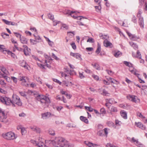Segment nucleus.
Segmentation results:
<instances>
[{
    "label": "nucleus",
    "instance_id": "c756f323",
    "mask_svg": "<svg viewBox=\"0 0 147 147\" xmlns=\"http://www.w3.org/2000/svg\"><path fill=\"white\" fill-rule=\"evenodd\" d=\"M100 37L103 40H105L109 38V36L107 35H103L102 34H99Z\"/></svg>",
    "mask_w": 147,
    "mask_h": 147
},
{
    "label": "nucleus",
    "instance_id": "b1692460",
    "mask_svg": "<svg viewBox=\"0 0 147 147\" xmlns=\"http://www.w3.org/2000/svg\"><path fill=\"white\" fill-rule=\"evenodd\" d=\"M2 21L5 24L7 25H14L15 23L14 22L8 21L5 19H2Z\"/></svg>",
    "mask_w": 147,
    "mask_h": 147
},
{
    "label": "nucleus",
    "instance_id": "bf43d9fd",
    "mask_svg": "<svg viewBox=\"0 0 147 147\" xmlns=\"http://www.w3.org/2000/svg\"><path fill=\"white\" fill-rule=\"evenodd\" d=\"M101 94L105 96H108L109 94L107 91L104 89L103 90L102 93Z\"/></svg>",
    "mask_w": 147,
    "mask_h": 147
},
{
    "label": "nucleus",
    "instance_id": "4be33fe9",
    "mask_svg": "<svg viewBox=\"0 0 147 147\" xmlns=\"http://www.w3.org/2000/svg\"><path fill=\"white\" fill-rule=\"evenodd\" d=\"M126 33L130 39L133 40H136V37L135 35L132 34L130 32L128 31H127Z\"/></svg>",
    "mask_w": 147,
    "mask_h": 147
},
{
    "label": "nucleus",
    "instance_id": "e2e57ef3",
    "mask_svg": "<svg viewBox=\"0 0 147 147\" xmlns=\"http://www.w3.org/2000/svg\"><path fill=\"white\" fill-rule=\"evenodd\" d=\"M0 84L2 85H6V83L4 82V80L0 79Z\"/></svg>",
    "mask_w": 147,
    "mask_h": 147
},
{
    "label": "nucleus",
    "instance_id": "4468645a",
    "mask_svg": "<svg viewBox=\"0 0 147 147\" xmlns=\"http://www.w3.org/2000/svg\"><path fill=\"white\" fill-rule=\"evenodd\" d=\"M104 45L105 47H107L112 48L113 47V44L109 41L106 40H104Z\"/></svg>",
    "mask_w": 147,
    "mask_h": 147
},
{
    "label": "nucleus",
    "instance_id": "6e6552de",
    "mask_svg": "<svg viewBox=\"0 0 147 147\" xmlns=\"http://www.w3.org/2000/svg\"><path fill=\"white\" fill-rule=\"evenodd\" d=\"M129 70L132 74H134L137 77L139 76L140 75L139 74V71L133 67L129 68Z\"/></svg>",
    "mask_w": 147,
    "mask_h": 147
},
{
    "label": "nucleus",
    "instance_id": "0eeeda50",
    "mask_svg": "<svg viewBox=\"0 0 147 147\" xmlns=\"http://www.w3.org/2000/svg\"><path fill=\"white\" fill-rule=\"evenodd\" d=\"M136 97L135 96L131 95H128L127 97V98L129 100L133 102L137 103L139 101V100L136 98Z\"/></svg>",
    "mask_w": 147,
    "mask_h": 147
},
{
    "label": "nucleus",
    "instance_id": "a18cd8bd",
    "mask_svg": "<svg viewBox=\"0 0 147 147\" xmlns=\"http://www.w3.org/2000/svg\"><path fill=\"white\" fill-rule=\"evenodd\" d=\"M49 133L50 135L54 136L55 135L54 131L51 129H50L49 130Z\"/></svg>",
    "mask_w": 147,
    "mask_h": 147
},
{
    "label": "nucleus",
    "instance_id": "5701e85b",
    "mask_svg": "<svg viewBox=\"0 0 147 147\" xmlns=\"http://www.w3.org/2000/svg\"><path fill=\"white\" fill-rule=\"evenodd\" d=\"M138 23L141 27L144 28V19L142 17H140L139 18Z\"/></svg>",
    "mask_w": 147,
    "mask_h": 147
},
{
    "label": "nucleus",
    "instance_id": "dca6fc26",
    "mask_svg": "<svg viewBox=\"0 0 147 147\" xmlns=\"http://www.w3.org/2000/svg\"><path fill=\"white\" fill-rule=\"evenodd\" d=\"M20 64L21 66L24 67L25 69H28L29 66L25 61H20Z\"/></svg>",
    "mask_w": 147,
    "mask_h": 147
},
{
    "label": "nucleus",
    "instance_id": "c9c22d12",
    "mask_svg": "<svg viewBox=\"0 0 147 147\" xmlns=\"http://www.w3.org/2000/svg\"><path fill=\"white\" fill-rule=\"evenodd\" d=\"M124 63L127 66H128L129 68L133 67V65L129 62L125 61Z\"/></svg>",
    "mask_w": 147,
    "mask_h": 147
},
{
    "label": "nucleus",
    "instance_id": "412c9836",
    "mask_svg": "<svg viewBox=\"0 0 147 147\" xmlns=\"http://www.w3.org/2000/svg\"><path fill=\"white\" fill-rule=\"evenodd\" d=\"M136 124L137 127H139L143 130H145L146 129L145 126L143 125L142 124L141 122H136Z\"/></svg>",
    "mask_w": 147,
    "mask_h": 147
},
{
    "label": "nucleus",
    "instance_id": "9d476101",
    "mask_svg": "<svg viewBox=\"0 0 147 147\" xmlns=\"http://www.w3.org/2000/svg\"><path fill=\"white\" fill-rule=\"evenodd\" d=\"M44 65H42L41 64H40L39 63H37L38 65L40 67L44 68V66H47V67L49 68H50L51 67L50 66V63L47 60H45V63H44Z\"/></svg>",
    "mask_w": 147,
    "mask_h": 147
},
{
    "label": "nucleus",
    "instance_id": "473e14b6",
    "mask_svg": "<svg viewBox=\"0 0 147 147\" xmlns=\"http://www.w3.org/2000/svg\"><path fill=\"white\" fill-rule=\"evenodd\" d=\"M80 119L82 121H83L86 123H88V119L86 117L83 116H81L80 117Z\"/></svg>",
    "mask_w": 147,
    "mask_h": 147
},
{
    "label": "nucleus",
    "instance_id": "37998d69",
    "mask_svg": "<svg viewBox=\"0 0 147 147\" xmlns=\"http://www.w3.org/2000/svg\"><path fill=\"white\" fill-rule=\"evenodd\" d=\"M106 147H118V146H115L110 143H108L106 145Z\"/></svg>",
    "mask_w": 147,
    "mask_h": 147
},
{
    "label": "nucleus",
    "instance_id": "c85d7f7f",
    "mask_svg": "<svg viewBox=\"0 0 147 147\" xmlns=\"http://www.w3.org/2000/svg\"><path fill=\"white\" fill-rule=\"evenodd\" d=\"M0 51L3 52L4 53L7 52L5 46L3 45H0Z\"/></svg>",
    "mask_w": 147,
    "mask_h": 147
},
{
    "label": "nucleus",
    "instance_id": "aec40b11",
    "mask_svg": "<svg viewBox=\"0 0 147 147\" xmlns=\"http://www.w3.org/2000/svg\"><path fill=\"white\" fill-rule=\"evenodd\" d=\"M107 80L109 81L111 83H113L116 84H119V82L117 81L114 79L109 78H107Z\"/></svg>",
    "mask_w": 147,
    "mask_h": 147
},
{
    "label": "nucleus",
    "instance_id": "5fc2aeb1",
    "mask_svg": "<svg viewBox=\"0 0 147 147\" xmlns=\"http://www.w3.org/2000/svg\"><path fill=\"white\" fill-rule=\"evenodd\" d=\"M92 77L93 78L94 80H96V81L98 80H99V77L97 75L93 74L92 75Z\"/></svg>",
    "mask_w": 147,
    "mask_h": 147
},
{
    "label": "nucleus",
    "instance_id": "680f3d73",
    "mask_svg": "<svg viewBox=\"0 0 147 147\" xmlns=\"http://www.w3.org/2000/svg\"><path fill=\"white\" fill-rule=\"evenodd\" d=\"M52 56L53 58L55 59L56 60L58 61L59 60V59L58 57H57L54 53L52 54Z\"/></svg>",
    "mask_w": 147,
    "mask_h": 147
},
{
    "label": "nucleus",
    "instance_id": "49530a36",
    "mask_svg": "<svg viewBox=\"0 0 147 147\" xmlns=\"http://www.w3.org/2000/svg\"><path fill=\"white\" fill-rule=\"evenodd\" d=\"M98 6H95V8L96 9V11H100L101 8V6L100 4H98Z\"/></svg>",
    "mask_w": 147,
    "mask_h": 147
},
{
    "label": "nucleus",
    "instance_id": "393cba45",
    "mask_svg": "<svg viewBox=\"0 0 147 147\" xmlns=\"http://www.w3.org/2000/svg\"><path fill=\"white\" fill-rule=\"evenodd\" d=\"M62 84H63V85H65L67 87H69V86H72L73 85L71 82H67L66 81H63Z\"/></svg>",
    "mask_w": 147,
    "mask_h": 147
},
{
    "label": "nucleus",
    "instance_id": "f8f14e48",
    "mask_svg": "<svg viewBox=\"0 0 147 147\" xmlns=\"http://www.w3.org/2000/svg\"><path fill=\"white\" fill-rule=\"evenodd\" d=\"M84 143L89 147H101L99 145L93 143L88 141H85Z\"/></svg>",
    "mask_w": 147,
    "mask_h": 147
},
{
    "label": "nucleus",
    "instance_id": "603ef678",
    "mask_svg": "<svg viewBox=\"0 0 147 147\" xmlns=\"http://www.w3.org/2000/svg\"><path fill=\"white\" fill-rule=\"evenodd\" d=\"M13 33L14 34H15V36L17 38H19L20 39V38H21L22 35L16 32H13Z\"/></svg>",
    "mask_w": 147,
    "mask_h": 147
},
{
    "label": "nucleus",
    "instance_id": "774afa93",
    "mask_svg": "<svg viewBox=\"0 0 147 147\" xmlns=\"http://www.w3.org/2000/svg\"><path fill=\"white\" fill-rule=\"evenodd\" d=\"M30 30L34 32L35 34L37 33V31L36 29L35 28H30Z\"/></svg>",
    "mask_w": 147,
    "mask_h": 147
},
{
    "label": "nucleus",
    "instance_id": "13d9d810",
    "mask_svg": "<svg viewBox=\"0 0 147 147\" xmlns=\"http://www.w3.org/2000/svg\"><path fill=\"white\" fill-rule=\"evenodd\" d=\"M107 125L109 127L113 126L114 123L111 121H108L107 122Z\"/></svg>",
    "mask_w": 147,
    "mask_h": 147
},
{
    "label": "nucleus",
    "instance_id": "7c9ffc66",
    "mask_svg": "<svg viewBox=\"0 0 147 147\" xmlns=\"http://www.w3.org/2000/svg\"><path fill=\"white\" fill-rule=\"evenodd\" d=\"M92 65L93 67L97 70H100V67L99 65L97 63H95L94 64H92Z\"/></svg>",
    "mask_w": 147,
    "mask_h": 147
},
{
    "label": "nucleus",
    "instance_id": "69168bd1",
    "mask_svg": "<svg viewBox=\"0 0 147 147\" xmlns=\"http://www.w3.org/2000/svg\"><path fill=\"white\" fill-rule=\"evenodd\" d=\"M115 123L117 125H121L122 124V123L120 121H119L118 120H115Z\"/></svg>",
    "mask_w": 147,
    "mask_h": 147
},
{
    "label": "nucleus",
    "instance_id": "f3484780",
    "mask_svg": "<svg viewBox=\"0 0 147 147\" xmlns=\"http://www.w3.org/2000/svg\"><path fill=\"white\" fill-rule=\"evenodd\" d=\"M23 47L24 48L23 51L24 54L26 56L29 55L30 52V49H28V47L26 45H24Z\"/></svg>",
    "mask_w": 147,
    "mask_h": 147
},
{
    "label": "nucleus",
    "instance_id": "de8ad7c7",
    "mask_svg": "<svg viewBox=\"0 0 147 147\" xmlns=\"http://www.w3.org/2000/svg\"><path fill=\"white\" fill-rule=\"evenodd\" d=\"M21 133L22 135L25 134L26 133V129L24 127L21 128Z\"/></svg>",
    "mask_w": 147,
    "mask_h": 147
},
{
    "label": "nucleus",
    "instance_id": "79ce46f5",
    "mask_svg": "<svg viewBox=\"0 0 147 147\" xmlns=\"http://www.w3.org/2000/svg\"><path fill=\"white\" fill-rule=\"evenodd\" d=\"M110 111L111 113L112 112H116L117 111V109L116 107L112 106L111 107Z\"/></svg>",
    "mask_w": 147,
    "mask_h": 147
},
{
    "label": "nucleus",
    "instance_id": "cd10ccee",
    "mask_svg": "<svg viewBox=\"0 0 147 147\" xmlns=\"http://www.w3.org/2000/svg\"><path fill=\"white\" fill-rule=\"evenodd\" d=\"M121 116L124 119H127V113L123 111H121L120 112Z\"/></svg>",
    "mask_w": 147,
    "mask_h": 147
},
{
    "label": "nucleus",
    "instance_id": "c03bdc74",
    "mask_svg": "<svg viewBox=\"0 0 147 147\" xmlns=\"http://www.w3.org/2000/svg\"><path fill=\"white\" fill-rule=\"evenodd\" d=\"M7 76V75L4 76L3 75L1 78H3L4 79H5L7 81L9 82L10 80V78Z\"/></svg>",
    "mask_w": 147,
    "mask_h": 147
},
{
    "label": "nucleus",
    "instance_id": "3c124183",
    "mask_svg": "<svg viewBox=\"0 0 147 147\" xmlns=\"http://www.w3.org/2000/svg\"><path fill=\"white\" fill-rule=\"evenodd\" d=\"M30 42L31 44L33 45L36 44L37 43V40L32 39L30 40Z\"/></svg>",
    "mask_w": 147,
    "mask_h": 147
},
{
    "label": "nucleus",
    "instance_id": "ddd939ff",
    "mask_svg": "<svg viewBox=\"0 0 147 147\" xmlns=\"http://www.w3.org/2000/svg\"><path fill=\"white\" fill-rule=\"evenodd\" d=\"M132 55L134 57L137 58L139 59H141L142 58L141 55L139 51L138 50L137 51L136 53H135L134 52H132Z\"/></svg>",
    "mask_w": 147,
    "mask_h": 147
},
{
    "label": "nucleus",
    "instance_id": "8fccbe9b",
    "mask_svg": "<svg viewBox=\"0 0 147 147\" xmlns=\"http://www.w3.org/2000/svg\"><path fill=\"white\" fill-rule=\"evenodd\" d=\"M100 114H105L106 113V111L105 110V109L104 108H102L100 109Z\"/></svg>",
    "mask_w": 147,
    "mask_h": 147
},
{
    "label": "nucleus",
    "instance_id": "ea45409f",
    "mask_svg": "<svg viewBox=\"0 0 147 147\" xmlns=\"http://www.w3.org/2000/svg\"><path fill=\"white\" fill-rule=\"evenodd\" d=\"M1 35L4 39L7 38H8L9 36V34L5 33H1Z\"/></svg>",
    "mask_w": 147,
    "mask_h": 147
},
{
    "label": "nucleus",
    "instance_id": "39448f33",
    "mask_svg": "<svg viewBox=\"0 0 147 147\" xmlns=\"http://www.w3.org/2000/svg\"><path fill=\"white\" fill-rule=\"evenodd\" d=\"M0 100L3 104L7 105H10L12 104V100L9 97L5 96H2L0 98Z\"/></svg>",
    "mask_w": 147,
    "mask_h": 147
},
{
    "label": "nucleus",
    "instance_id": "864d4df0",
    "mask_svg": "<svg viewBox=\"0 0 147 147\" xmlns=\"http://www.w3.org/2000/svg\"><path fill=\"white\" fill-rule=\"evenodd\" d=\"M100 51H101L100 46V45L98 44V46L97 48L96 51V53L98 54L100 52Z\"/></svg>",
    "mask_w": 147,
    "mask_h": 147
},
{
    "label": "nucleus",
    "instance_id": "423d86ee",
    "mask_svg": "<svg viewBox=\"0 0 147 147\" xmlns=\"http://www.w3.org/2000/svg\"><path fill=\"white\" fill-rule=\"evenodd\" d=\"M128 140L132 143H134L137 146L139 147H144V145L140 142L138 139H136L134 137L127 138Z\"/></svg>",
    "mask_w": 147,
    "mask_h": 147
},
{
    "label": "nucleus",
    "instance_id": "a211bd4d",
    "mask_svg": "<svg viewBox=\"0 0 147 147\" xmlns=\"http://www.w3.org/2000/svg\"><path fill=\"white\" fill-rule=\"evenodd\" d=\"M137 115L141 119H142L145 123H147V119H145V117L143 116L141 113L137 112Z\"/></svg>",
    "mask_w": 147,
    "mask_h": 147
},
{
    "label": "nucleus",
    "instance_id": "9b49d317",
    "mask_svg": "<svg viewBox=\"0 0 147 147\" xmlns=\"http://www.w3.org/2000/svg\"><path fill=\"white\" fill-rule=\"evenodd\" d=\"M28 80V79L27 77L23 76L21 77L20 78V81H22L21 84L23 86H26L28 85L27 84V82Z\"/></svg>",
    "mask_w": 147,
    "mask_h": 147
},
{
    "label": "nucleus",
    "instance_id": "58836bf2",
    "mask_svg": "<svg viewBox=\"0 0 147 147\" xmlns=\"http://www.w3.org/2000/svg\"><path fill=\"white\" fill-rule=\"evenodd\" d=\"M122 55V53L120 51H118L116 52L114 54V56L116 57H120Z\"/></svg>",
    "mask_w": 147,
    "mask_h": 147
},
{
    "label": "nucleus",
    "instance_id": "e433bc0d",
    "mask_svg": "<svg viewBox=\"0 0 147 147\" xmlns=\"http://www.w3.org/2000/svg\"><path fill=\"white\" fill-rule=\"evenodd\" d=\"M106 100L107 102H109L111 104H113L116 103V102L114 101V99L113 98L107 99Z\"/></svg>",
    "mask_w": 147,
    "mask_h": 147
},
{
    "label": "nucleus",
    "instance_id": "052dcab7",
    "mask_svg": "<svg viewBox=\"0 0 147 147\" xmlns=\"http://www.w3.org/2000/svg\"><path fill=\"white\" fill-rule=\"evenodd\" d=\"M34 37H35V40H37V42H40L41 41V39L40 37L39 36H36L34 35Z\"/></svg>",
    "mask_w": 147,
    "mask_h": 147
},
{
    "label": "nucleus",
    "instance_id": "338daca9",
    "mask_svg": "<svg viewBox=\"0 0 147 147\" xmlns=\"http://www.w3.org/2000/svg\"><path fill=\"white\" fill-rule=\"evenodd\" d=\"M67 34L70 36H71V37L74 36V32H68Z\"/></svg>",
    "mask_w": 147,
    "mask_h": 147
},
{
    "label": "nucleus",
    "instance_id": "2eb2a0df",
    "mask_svg": "<svg viewBox=\"0 0 147 147\" xmlns=\"http://www.w3.org/2000/svg\"><path fill=\"white\" fill-rule=\"evenodd\" d=\"M30 127L32 131L37 133H40V129L38 127L36 126H31Z\"/></svg>",
    "mask_w": 147,
    "mask_h": 147
},
{
    "label": "nucleus",
    "instance_id": "72a5a7b5",
    "mask_svg": "<svg viewBox=\"0 0 147 147\" xmlns=\"http://www.w3.org/2000/svg\"><path fill=\"white\" fill-rule=\"evenodd\" d=\"M69 14L74 19H76V17H77L76 16V12L74 11H71L69 13Z\"/></svg>",
    "mask_w": 147,
    "mask_h": 147
},
{
    "label": "nucleus",
    "instance_id": "6ab92c4d",
    "mask_svg": "<svg viewBox=\"0 0 147 147\" xmlns=\"http://www.w3.org/2000/svg\"><path fill=\"white\" fill-rule=\"evenodd\" d=\"M41 115L42 119H45L50 117L51 114L49 112H47L42 114Z\"/></svg>",
    "mask_w": 147,
    "mask_h": 147
},
{
    "label": "nucleus",
    "instance_id": "6e6d98bb",
    "mask_svg": "<svg viewBox=\"0 0 147 147\" xmlns=\"http://www.w3.org/2000/svg\"><path fill=\"white\" fill-rule=\"evenodd\" d=\"M11 79L13 80L14 83L16 84L17 83V79L16 78L13 76H11Z\"/></svg>",
    "mask_w": 147,
    "mask_h": 147
},
{
    "label": "nucleus",
    "instance_id": "4c0bfd02",
    "mask_svg": "<svg viewBox=\"0 0 147 147\" xmlns=\"http://www.w3.org/2000/svg\"><path fill=\"white\" fill-rule=\"evenodd\" d=\"M61 75L63 77L65 78V79H68V78H70V76L69 75H67L66 73L64 72L61 73Z\"/></svg>",
    "mask_w": 147,
    "mask_h": 147
},
{
    "label": "nucleus",
    "instance_id": "a878e982",
    "mask_svg": "<svg viewBox=\"0 0 147 147\" xmlns=\"http://www.w3.org/2000/svg\"><path fill=\"white\" fill-rule=\"evenodd\" d=\"M129 43L131 46L134 49L137 50L138 49V46L136 44H135L133 42H130Z\"/></svg>",
    "mask_w": 147,
    "mask_h": 147
},
{
    "label": "nucleus",
    "instance_id": "0e129e2a",
    "mask_svg": "<svg viewBox=\"0 0 147 147\" xmlns=\"http://www.w3.org/2000/svg\"><path fill=\"white\" fill-rule=\"evenodd\" d=\"M71 45L72 48L75 50L76 49V46L75 43L74 42H73L71 44Z\"/></svg>",
    "mask_w": 147,
    "mask_h": 147
},
{
    "label": "nucleus",
    "instance_id": "1a4fd4ad",
    "mask_svg": "<svg viewBox=\"0 0 147 147\" xmlns=\"http://www.w3.org/2000/svg\"><path fill=\"white\" fill-rule=\"evenodd\" d=\"M0 70L2 71L3 73L1 72V75H9V73L6 68L4 67L0 66Z\"/></svg>",
    "mask_w": 147,
    "mask_h": 147
},
{
    "label": "nucleus",
    "instance_id": "f704fd0d",
    "mask_svg": "<svg viewBox=\"0 0 147 147\" xmlns=\"http://www.w3.org/2000/svg\"><path fill=\"white\" fill-rule=\"evenodd\" d=\"M3 118L2 119L0 116V121L1 122L6 123L7 122V120L6 119L7 116L5 115V116H3Z\"/></svg>",
    "mask_w": 147,
    "mask_h": 147
},
{
    "label": "nucleus",
    "instance_id": "7ed1b4c3",
    "mask_svg": "<svg viewBox=\"0 0 147 147\" xmlns=\"http://www.w3.org/2000/svg\"><path fill=\"white\" fill-rule=\"evenodd\" d=\"M36 98L42 104H44V106H47L48 104L50 103L49 98L43 95H38L37 96Z\"/></svg>",
    "mask_w": 147,
    "mask_h": 147
},
{
    "label": "nucleus",
    "instance_id": "09e8293b",
    "mask_svg": "<svg viewBox=\"0 0 147 147\" xmlns=\"http://www.w3.org/2000/svg\"><path fill=\"white\" fill-rule=\"evenodd\" d=\"M85 109L87 110L90 112H92L93 111V109L90 107H88L87 106L85 107Z\"/></svg>",
    "mask_w": 147,
    "mask_h": 147
},
{
    "label": "nucleus",
    "instance_id": "2f4dec72",
    "mask_svg": "<svg viewBox=\"0 0 147 147\" xmlns=\"http://www.w3.org/2000/svg\"><path fill=\"white\" fill-rule=\"evenodd\" d=\"M63 147H71L68 141L65 139Z\"/></svg>",
    "mask_w": 147,
    "mask_h": 147
},
{
    "label": "nucleus",
    "instance_id": "4d7b16f0",
    "mask_svg": "<svg viewBox=\"0 0 147 147\" xmlns=\"http://www.w3.org/2000/svg\"><path fill=\"white\" fill-rule=\"evenodd\" d=\"M74 57L80 60L81 59V55L78 53H76Z\"/></svg>",
    "mask_w": 147,
    "mask_h": 147
},
{
    "label": "nucleus",
    "instance_id": "a19ab883",
    "mask_svg": "<svg viewBox=\"0 0 147 147\" xmlns=\"http://www.w3.org/2000/svg\"><path fill=\"white\" fill-rule=\"evenodd\" d=\"M68 28V26L67 25L65 24H62V26L61 27V29H64L65 30H67Z\"/></svg>",
    "mask_w": 147,
    "mask_h": 147
},
{
    "label": "nucleus",
    "instance_id": "20e7f679",
    "mask_svg": "<svg viewBox=\"0 0 147 147\" xmlns=\"http://www.w3.org/2000/svg\"><path fill=\"white\" fill-rule=\"evenodd\" d=\"M12 102L13 105H14V103L19 106L22 105V103L19 96L16 94H13L12 96Z\"/></svg>",
    "mask_w": 147,
    "mask_h": 147
},
{
    "label": "nucleus",
    "instance_id": "bb28decb",
    "mask_svg": "<svg viewBox=\"0 0 147 147\" xmlns=\"http://www.w3.org/2000/svg\"><path fill=\"white\" fill-rule=\"evenodd\" d=\"M21 42L23 44H26L28 41L27 39L24 36H22L20 39Z\"/></svg>",
    "mask_w": 147,
    "mask_h": 147
},
{
    "label": "nucleus",
    "instance_id": "f03ea898",
    "mask_svg": "<svg viewBox=\"0 0 147 147\" xmlns=\"http://www.w3.org/2000/svg\"><path fill=\"white\" fill-rule=\"evenodd\" d=\"M1 136L3 138L8 140H13L17 138L15 134L11 131L3 133L2 134Z\"/></svg>",
    "mask_w": 147,
    "mask_h": 147
},
{
    "label": "nucleus",
    "instance_id": "f257e3e1",
    "mask_svg": "<svg viewBox=\"0 0 147 147\" xmlns=\"http://www.w3.org/2000/svg\"><path fill=\"white\" fill-rule=\"evenodd\" d=\"M65 139L62 137L56 138L54 140H45V146L51 147L52 145L54 147H63Z\"/></svg>",
    "mask_w": 147,
    "mask_h": 147
}]
</instances>
